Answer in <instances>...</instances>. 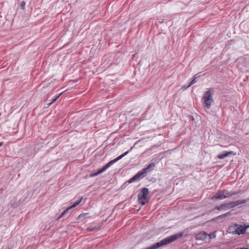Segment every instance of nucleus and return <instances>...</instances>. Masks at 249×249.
<instances>
[{
  "label": "nucleus",
  "instance_id": "f257e3e1",
  "mask_svg": "<svg viewBox=\"0 0 249 249\" xmlns=\"http://www.w3.org/2000/svg\"><path fill=\"white\" fill-rule=\"evenodd\" d=\"M155 167V164L154 163H150L146 167L138 172L134 176L131 178L127 182L131 183L143 178L147 176L148 173L153 171Z\"/></svg>",
  "mask_w": 249,
  "mask_h": 249
},
{
  "label": "nucleus",
  "instance_id": "f03ea898",
  "mask_svg": "<svg viewBox=\"0 0 249 249\" xmlns=\"http://www.w3.org/2000/svg\"><path fill=\"white\" fill-rule=\"evenodd\" d=\"M129 152V151L128 150V151L125 152V153H124V154H123L122 155L119 156L116 159L110 160L107 164L104 165L103 167L99 169L97 172L91 174L90 175V177H95V176H98V175L102 173L103 172L105 171L108 168L110 167L115 162H116V161L121 160L122 158H123L125 155H127Z\"/></svg>",
  "mask_w": 249,
  "mask_h": 249
},
{
  "label": "nucleus",
  "instance_id": "7ed1b4c3",
  "mask_svg": "<svg viewBox=\"0 0 249 249\" xmlns=\"http://www.w3.org/2000/svg\"><path fill=\"white\" fill-rule=\"evenodd\" d=\"M238 194L237 192H229L226 190H218L213 197V199H223Z\"/></svg>",
  "mask_w": 249,
  "mask_h": 249
},
{
  "label": "nucleus",
  "instance_id": "20e7f679",
  "mask_svg": "<svg viewBox=\"0 0 249 249\" xmlns=\"http://www.w3.org/2000/svg\"><path fill=\"white\" fill-rule=\"evenodd\" d=\"M213 90L212 89H210L209 90L206 91L203 96L202 100H203V105L207 109H209L211 105L213 102V93L212 91Z\"/></svg>",
  "mask_w": 249,
  "mask_h": 249
},
{
  "label": "nucleus",
  "instance_id": "39448f33",
  "mask_svg": "<svg viewBox=\"0 0 249 249\" xmlns=\"http://www.w3.org/2000/svg\"><path fill=\"white\" fill-rule=\"evenodd\" d=\"M149 194L148 189L143 188L140 193L138 194V200L140 204L144 205L147 201V196Z\"/></svg>",
  "mask_w": 249,
  "mask_h": 249
},
{
  "label": "nucleus",
  "instance_id": "423d86ee",
  "mask_svg": "<svg viewBox=\"0 0 249 249\" xmlns=\"http://www.w3.org/2000/svg\"><path fill=\"white\" fill-rule=\"evenodd\" d=\"M234 226L236 229L234 230V234L240 235L244 234L246 232V230L248 228H249V225L246 226L245 225L244 226L242 225L238 226V225L235 224Z\"/></svg>",
  "mask_w": 249,
  "mask_h": 249
},
{
  "label": "nucleus",
  "instance_id": "0eeeda50",
  "mask_svg": "<svg viewBox=\"0 0 249 249\" xmlns=\"http://www.w3.org/2000/svg\"><path fill=\"white\" fill-rule=\"evenodd\" d=\"M83 197H80L78 200H77L76 202H74V203L71 205V206L67 208L65 210H64L59 215L58 217V219H60L62 217H63L65 214L68 213L69 211L74 207H75L76 206H77L82 200Z\"/></svg>",
  "mask_w": 249,
  "mask_h": 249
},
{
  "label": "nucleus",
  "instance_id": "6e6552de",
  "mask_svg": "<svg viewBox=\"0 0 249 249\" xmlns=\"http://www.w3.org/2000/svg\"><path fill=\"white\" fill-rule=\"evenodd\" d=\"M208 235L205 232H201L196 235V239L197 240L203 241L204 240Z\"/></svg>",
  "mask_w": 249,
  "mask_h": 249
},
{
  "label": "nucleus",
  "instance_id": "1a4fd4ad",
  "mask_svg": "<svg viewBox=\"0 0 249 249\" xmlns=\"http://www.w3.org/2000/svg\"><path fill=\"white\" fill-rule=\"evenodd\" d=\"M233 154V152L232 151H223L222 153L218 154L217 156V158L219 159H223L227 157H228L230 155Z\"/></svg>",
  "mask_w": 249,
  "mask_h": 249
},
{
  "label": "nucleus",
  "instance_id": "9d476101",
  "mask_svg": "<svg viewBox=\"0 0 249 249\" xmlns=\"http://www.w3.org/2000/svg\"><path fill=\"white\" fill-rule=\"evenodd\" d=\"M247 200L246 199L242 200H238L235 201H233L234 207L238 206L241 204H244L246 203Z\"/></svg>",
  "mask_w": 249,
  "mask_h": 249
},
{
  "label": "nucleus",
  "instance_id": "9b49d317",
  "mask_svg": "<svg viewBox=\"0 0 249 249\" xmlns=\"http://www.w3.org/2000/svg\"><path fill=\"white\" fill-rule=\"evenodd\" d=\"M225 209H226V203L222 204L220 205V206H216L215 207V209L218 210L219 211L222 210H225Z\"/></svg>",
  "mask_w": 249,
  "mask_h": 249
},
{
  "label": "nucleus",
  "instance_id": "f8f14e48",
  "mask_svg": "<svg viewBox=\"0 0 249 249\" xmlns=\"http://www.w3.org/2000/svg\"><path fill=\"white\" fill-rule=\"evenodd\" d=\"M231 215V212H229L225 214L219 215L217 217V219L219 218H225L227 217L230 216Z\"/></svg>",
  "mask_w": 249,
  "mask_h": 249
},
{
  "label": "nucleus",
  "instance_id": "ddd939ff",
  "mask_svg": "<svg viewBox=\"0 0 249 249\" xmlns=\"http://www.w3.org/2000/svg\"><path fill=\"white\" fill-rule=\"evenodd\" d=\"M226 208L230 209L234 207L233 202H231L229 203H226Z\"/></svg>",
  "mask_w": 249,
  "mask_h": 249
},
{
  "label": "nucleus",
  "instance_id": "4468645a",
  "mask_svg": "<svg viewBox=\"0 0 249 249\" xmlns=\"http://www.w3.org/2000/svg\"><path fill=\"white\" fill-rule=\"evenodd\" d=\"M87 213H81L78 216L77 219L79 220L83 219L86 217V216L87 215Z\"/></svg>",
  "mask_w": 249,
  "mask_h": 249
},
{
  "label": "nucleus",
  "instance_id": "2eb2a0df",
  "mask_svg": "<svg viewBox=\"0 0 249 249\" xmlns=\"http://www.w3.org/2000/svg\"><path fill=\"white\" fill-rule=\"evenodd\" d=\"M98 228L96 226H90L87 228V230L89 231H94Z\"/></svg>",
  "mask_w": 249,
  "mask_h": 249
},
{
  "label": "nucleus",
  "instance_id": "dca6fc26",
  "mask_svg": "<svg viewBox=\"0 0 249 249\" xmlns=\"http://www.w3.org/2000/svg\"><path fill=\"white\" fill-rule=\"evenodd\" d=\"M236 229L235 227L234 226H231V227H230L228 229V230H229V232H230V233H232L234 234V230L235 229Z\"/></svg>",
  "mask_w": 249,
  "mask_h": 249
},
{
  "label": "nucleus",
  "instance_id": "f3484780",
  "mask_svg": "<svg viewBox=\"0 0 249 249\" xmlns=\"http://www.w3.org/2000/svg\"><path fill=\"white\" fill-rule=\"evenodd\" d=\"M196 77H194V79L190 82V83L189 84L188 86L186 88L191 87L192 85L195 84L196 82Z\"/></svg>",
  "mask_w": 249,
  "mask_h": 249
},
{
  "label": "nucleus",
  "instance_id": "a211bd4d",
  "mask_svg": "<svg viewBox=\"0 0 249 249\" xmlns=\"http://www.w3.org/2000/svg\"><path fill=\"white\" fill-rule=\"evenodd\" d=\"M63 93V92L60 93L59 94L55 96L54 98L53 99L52 102L49 104L50 105H51L52 103L54 102L61 95V94Z\"/></svg>",
  "mask_w": 249,
  "mask_h": 249
},
{
  "label": "nucleus",
  "instance_id": "6ab92c4d",
  "mask_svg": "<svg viewBox=\"0 0 249 249\" xmlns=\"http://www.w3.org/2000/svg\"><path fill=\"white\" fill-rule=\"evenodd\" d=\"M208 235L210 236V238H214L215 237V235L213 233V234H211L210 235Z\"/></svg>",
  "mask_w": 249,
  "mask_h": 249
},
{
  "label": "nucleus",
  "instance_id": "aec40b11",
  "mask_svg": "<svg viewBox=\"0 0 249 249\" xmlns=\"http://www.w3.org/2000/svg\"><path fill=\"white\" fill-rule=\"evenodd\" d=\"M25 2L23 1L21 3V6L22 7V9L24 8V6H25Z\"/></svg>",
  "mask_w": 249,
  "mask_h": 249
},
{
  "label": "nucleus",
  "instance_id": "412c9836",
  "mask_svg": "<svg viewBox=\"0 0 249 249\" xmlns=\"http://www.w3.org/2000/svg\"><path fill=\"white\" fill-rule=\"evenodd\" d=\"M236 249H249L246 248H237Z\"/></svg>",
  "mask_w": 249,
  "mask_h": 249
},
{
  "label": "nucleus",
  "instance_id": "4be33fe9",
  "mask_svg": "<svg viewBox=\"0 0 249 249\" xmlns=\"http://www.w3.org/2000/svg\"><path fill=\"white\" fill-rule=\"evenodd\" d=\"M3 145V142H0V147Z\"/></svg>",
  "mask_w": 249,
  "mask_h": 249
}]
</instances>
